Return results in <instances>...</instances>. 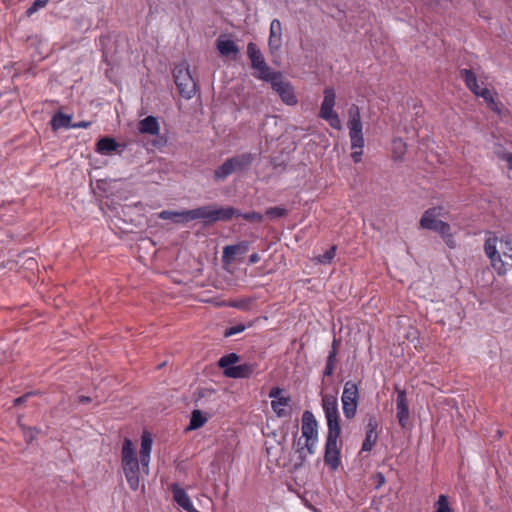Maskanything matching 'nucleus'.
I'll return each mask as SVG.
<instances>
[{"instance_id": "nucleus-1", "label": "nucleus", "mask_w": 512, "mask_h": 512, "mask_svg": "<svg viewBox=\"0 0 512 512\" xmlns=\"http://www.w3.org/2000/svg\"><path fill=\"white\" fill-rule=\"evenodd\" d=\"M498 245L502 251L503 256L512 259V236L503 235L498 237L494 232H487L484 243V252L490 260L491 266L497 271L499 275H504L507 272V267L502 259L498 250Z\"/></svg>"}, {"instance_id": "nucleus-2", "label": "nucleus", "mask_w": 512, "mask_h": 512, "mask_svg": "<svg viewBox=\"0 0 512 512\" xmlns=\"http://www.w3.org/2000/svg\"><path fill=\"white\" fill-rule=\"evenodd\" d=\"M347 127L351 142V157L355 163L361 161L364 147L363 125L361 122L360 109L356 104H352L348 109Z\"/></svg>"}, {"instance_id": "nucleus-3", "label": "nucleus", "mask_w": 512, "mask_h": 512, "mask_svg": "<svg viewBox=\"0 0 512 512\" xmlns=\"http://www.w3.org/2000/svg\"><path fill=\"white\" fill-rule=\"evenodd\" d=\"M138 130L141 134L154 136L152 140L145 142V146L149 151L160 150L166 146L167 138L159 134L160 126L157 118L154 116H147L142 119L138 124Z\"/></svg>"}, {"instance_id": "nucleus-4", "label": "nucleus", "mask_w": 512, "mask_h": 512, "mask_svg": "<svg viewBox=\"0 0 512 512\" xmlns=\"http://www.w3.org/2000/svg\"><path fill=\"white\" fill-rule=\"evenodd\" d=\"M174 82L179 94L185 99H191L197 92V85L186 63L177 65L173 70Z\"/></svg>"}, {"instance_id": "nucleus-5", "label": "nucleus", "mask_w": 512, "mask_h": 512, "mask_svg": "<svg viewBox=\"0 0 512 512\" xmlns=\"http://www.w3.org/2000/svg\"><path fill=\"white\" fill-rule=\"evenodd\" d=\"M336 103V93L332 87H327L323 91V101L320 106L319 117L328 122L336 130L342 129V122L339 115L334 110Z\"/></svg>"}, {"instance_id": "nucleus-6", "label": "nucleus", "mask_w": 512, "mask_h": 512, "mask_svg": "<svg viewBox=\"0 0 512 512\" xmlns=\"http://www.w3.org/2000/svg\"><path fill=\"white\" fill-rule=\"evenodd\" d=\"M152 443H153L152 435L148 431H144L142 434V437H141L139 461H138L137 457L135 456L133 449L130 447V472H133L134 469H139V463H140L143 473L148 475Z\"/></svg>"}, {"instance_id": "nucleus-7", "label": "nucleus", "mask_w": 512, "mask_h": 512, "mask_svg": "<svg viewBox=\"0 0 512 512\" xmlns=\"http://www.w3.org/2000/svg\"><path fill=\"white\" fill-rule=\"evenodd\" d=\"M341 402L345 418L353 419L356 415L359 403V388L356 383L347 381L344 384Z\"/></svg>"}, {"instance_id": "nucleus-8", "label": "nucleus", "mask_w": 512, "mask_h": 512, "mask_svg": "<svg viewBox=\"0 0 512 512\" xmlns=\"http://www.w3.org/2000/svg\"><path fill=\"white\" fill-rule=\"evenodd\" d=\"M302 436L306 440V446L309 450H316L318 441V424L311 411H304L302 415Z\"/></svg>"}, {"instance_id": "nucleus-9", "label": "nucleus", "mask_w": 512, "mask_h": 512, "mask_svg": "<svg viewBox=\"0 0 512 512\" xmlns=\"http://www.w3.org/2000/svg\"><path fill=\"white\" fill-rule=\"evenodd\" d=\"M271 87L286 105L294 106L297 104L298 100L293 86L288 81H284L282 75L271 84Z\"/></svg>"}, {"instance_id": "nucleus-10", "label": "nucleus", "mask_w": 512, "mask_h": 512, "mask_svg": "<svg viewBox=\"0 0 512 512\" xmlns=\"http://www.w3.org/2000/svg\"><path fill=\"white\" fill-rule=\"evenodd\" d=\"M125 147V144H121L113 138L103 137L97 141L95 150L101 155L112 156L114 154H121Z\"/></svg>"}, {"instance_id": "nucleus-11", "label": "nucleus", "mask_w": 512, "mask_h": 512, "mask_svg": "<svg viewBox=\"0 0 512 512\" xmlns=\"http://www.w3.org/2000/svg\"><path fill=\"white\" fill-rule=\"evenodd\" d=\"M282 46V25L278 19H273L270 24L268 47L272 55L279 53Z\"/></svg>"}, {"instance_id": "nucleus-12", "label": "nucleus", "mask_w": 512, "mask_h": 512, "mask_svg": "<svg viewBox=\"0 0 512 512\" xmlns=\"http://www.w3.org/2000/svg\"><path fill=\"white\" fill-rule=\"evenodd\" d=\"M169 488L172 491L173 500L179 507H181L186 512H200L195 509L189 495L178 484L172 483Z\"/></svg>"}, {"instance_id": "nucleus-13", "label": "nucleus", "mask_w": 512, "mask_h": 512, "mask_svg": "<svg viewBox=\"0 0 512 512\" xmlns=\"http://www.w3.org/2000/svg\"><path fill=\"white\" fill-rule=\"evenodd\" d=\"M186 221L202 220L205 225L213 223V205L201 206L191 210H185Z\"/></svg>"}, {"instance_id": "nucleus-14", "label": "nucleus", "mask_w": 512, "mask_h": 512, "mask_svg": "<svg viewBox=\"0 0 512 512\" xmlns=\"http://www.w3.org/2000/svg\"><path fill=\"white\" fill-rule=\"evenodd\" d=\"M397 391V400H396V417L401 427H405L409 418V408L406 392L404 390Z\"/></svg>"}, {"instance_id": "nucleus-15", "label": "nucleus", "mask_w": 512, "mask_h": 512, "mask_svg": "<svg viewBox=\"0 0 512 512\" xmlns=\"http://www.w3.org/2000/svg\"><path fill=\"white\" fill-rule=\"evenodd\" d=\"M339 454L338 441L326 440L324 462L333 471H335L340 464Z\"/></svg>"}, {"instance_id": "nucleus-16", "label": "nucleus", "mask_w": 512, "mask_h": 512, "mask_svg": "<svg viewBox=\"0 0 512 512\" xmlns=\"http://www.w3.org/2000/svg\"><path fill=\"white\" fill-rule=\"evenodd\" d=\"M256 367L255 363H244L225 369L224 375L234 379L248 378L254 373Z\"/></svg>"}, {"instance_id": "nucleus-17", "label": "nucleus", "mask_w": 512, "mask_h": 512, "mask_svg": "<svg viewBox=\"0 0 512 512\" xmlns=\"http://www.w3.org/2000/svg\"><path fill=\"white\" fill-rule=\"evenodd\" d=\"M249 250L247 241L239 242L235 245H227L223 248L222 260L226 264L232 263L237 254H245Z\"/></svg>"}, {"instance_id": "nucleus-18", "label": "nucleus", "mask_w": 512, "mask_h": 512, "mask_svg": "<svg viewBox=\"0 0 512 512\" xmlns=\"http://www.w3.org/2000/svg\"><path fill=\"white\" fill-rule=\"evenodd\" d=\"M216 47L222 56L236 55L239 52V48L236 43L228 39L226 36L221 35L216 40Z\"/></svg>"}, {"instance_id": "nucleus-19", "label": "nucleus", "mask_w": 512, "mask_h": 512, "mask_svg": "<svg viewBox=\"0 0 512 512\" xmlns=\"http://www.w3.org/2000/svg\"><path fill=\"white\" fill-rule=\"evenodd\" d=\"M112 204L115 205L113 200H112ZM121 209H123V207H121ZM112 212H113V214L110 216L111 228L113 230H118L117 233H126V231H127L126 226L128 223H127L126 219L124 218V216H125L124 210H122L123 216L118 211V207H116V206H113Z\"/></svg>"}, {"instance_id": "nucleus-20", "label": "nucleus", "mask_w": 512, "mask_h": 512, "mask_svg": "<svg viewBox=\"0 0 512 512\" xmlns=\"http://www.w3.org/2000/svg\"><path fill=\"white\" fill-rule=\"evenodd\" d=\"M441 210L442 208L440 207H433L426 210L421 217L420 226L423 229L432 230V227H434L436 223L440 221L437 219V217L441 215Z\"/></svg>"}, {"instance_id": "nucleus-21", "label": "nucleus", "mask_w": 512, "mask_h": 512, "mask_svg": "<svg viewBox=\"0 0 512 512\" xmlns=\"http://www.w3.org/2000/svg\"><path fill=\"white\" fill-rule=\"evenodd\" d=\"M255 156L252 153H243L229 158L234 172L247 169L254 161Z\"/></svg>"}, {"instance_id": "nucleus-22", "label": "nucleus", "mask_w": 512, "mask_h": 512, "mask_svg": "<svg viewBox=\"0 0 512 512\" xmlns=\"http://www.w3.org/2000/svg\"><path fill=\"white\" fill-rule=\"evenodd\" d=\"M322 407L326 418L339 416L338 399L335 395H324L322 397Z\"/></svg>"}, {"instance_id": "nucleus-23", "label": "nucleus", "mask_w": 512, "mask_h": 512, "mask_svg": "<svg viewBox=\"0 0 512 512\" xmlns=\"http://www.w3.org/2000/svg\"><path fill=\"white\" fill-rule=\"evenodd\" d=\"M234 216L239 217L240 212L233 207L213 206V223L218 221H228Z\"/></svg>"}, {"instance_id": "nucleus-24", "label": "nucleus", "mask_w": 512, "mask_h": 512, "mask_svg": "<svg viewBox=\"0 0 512 512\" xmlns=\"http://www.w3.org/2000/svg\"><path fill=\"white\" fill-rule=\"evenodd\" d=\"M247 55L251 62L252 69L258 68L259 66L266 63L262 52L253 42H250L247 45Z\"/></svg>"}, {"instance_id": "nucleus-25", "label": "nucleus", "mask_w": 512, "mask_h": 512, "mask_svg": "<svg viewBox=\"0 0 512 512\" xmlns=\"http://www.w3.org/2000/svg\"><path fill=\"white\" fill-rule=\"evenodd\" d=\"M460 76L464 80L467 88L477 95L481 91V87L478 84L477 77L475 73L469 69H462L460 71Z\"/></svg>"}, {"instance_id": "nucleus-26", "label": "nucleus", "mask_w": 512, "mask_h": 512, "mask_svg": "<svg viewBox=\"0 0 512 512\" xmlns=\"http://www.w3.org/2000/svg\"><path fill=\"white\" fill-rule=\"evenodd\" d=\"M51 128L57 131L61 128L69 129L72 127V116L61 112H57L51 119Z\"/></svg>"}, {"instance_id": "nucleus-27", "label": "nucleus", "mask_w": 512, "mask_h": 512, "mask_svg": "<svg viewBox=\"0 0 512 512\" xmlns=\"http://www.w3.org/2000/svg\"><path fill=\"white\" fill-rule=\"evenodd\" d=\"M254 70H256L257 78L270 82L271 84L281 75V73L273 71L267 63L255 68Z\"/></svg>"}, {"instance_id": "nucleus-28", "label": "nucleus", "mask_w": 512, "mask_h": 512, "mask_svg": "<svg viewBox=\"0 0 512 512\" xmlns=\"http://www.w3.org/2000/svg\"><path fill=\"white\" fill-rule=\"evenodd\" d=\"M338 345H339V342L336 339H334L332 342V348H331V350L328 354L327 360H326V365H325V369L323 372L324 376H331L333 374L334 365L336 362L337 351H338Z\"/></svg>"}, {"instance_id": "nucleus-29", "label": "nucleus", "mask_w": 512, "mask_h": 512, "mask_svg": "<svg viewBox=\"0 0 512 512\" xmlns=\"http://www.w3.org/2000/svg\"><path fill=\"white\" fill-rule=\"evenodd\" d=\"M327 420V427H328V433L326 440H333L338 441V438L340 436V424H339V416L338 417H329L326 418Z\"/></svg>"}, {"instance_id": "nucleus-30", "label": "nucleus", "mask_w": 512, "mask_h": 512, "mask_svg": "<svg viewBox=\"0 0 512 512\" xmlns=\"http://www.w3.org/2000/svg\"><path fill=\"white\" fill-rule=\"evenodd\" d=\"M234 173L233 166L228 159H226L222 165H220L215 171L213 178L216 182L225 180L228 176Z\"/></svg>"}, {"instance_id": "nucleus-31", "label": "nucleus", "mask_w": 512, "mask_h": 512, "mask_svg": "<svg viewBox=\"0 0 512 512\" xmlns=\"http://www.w3.org/2000/svg\"><path fill=\"white\" fill-rule=\"evenodd\" d=\"M208 418L203 415L200 410H194L191 413L190 423L188 426V430H196L204 426L207 422Z\"/></svg>"}, {"instance_id": "nucleus-32", "label": "nucleus", "mask_w": 512, "mask_h": 512, "mask_svg": "<svg viewBox=\"0 0 512 512\" xmlns=\"http://www.w3.org/2000/svg\"><path fill=\"white\" fill-rule=\"evenodd\" d=\"M185 210L181 212L164 210L159 213V218L163 220H172L175 223H184L186 221Z\"/></svg>"}, {"instance_id": "nucleus-33", "label": "nucleus", "mask_w": 512, "mask_h": 512, "mask_svg": "<svg viewBox=\"0 0 512 512\" xmlns=\"http://www.w3.org/2000/svg\"><path fill=\"white\" fill-rule=\"evenodd\" d=\"M315 453V450H309L308 446H306V440H304V448H299V450H295V466L300 467L306 461L309 455Z\"/></svg>"}, {"instance_id": "nucleus-34", "label": "nucleus", "mask_w": 512, "mask_h": 512, "mask_svg": "<svg viewBox=\"0 0 512 512\" xmlns=\"http://www.w3.org/2000/svg\"><path fill=\"white\" fill-rule=\"evenodd\" d=\"M434 512H454L446 495H439L438 500L434 504Z\"/></svg>"}, {"instance_id": "nucleus-35", "label": "nucleus", "mask_w": 512, "mask_h": 512, "mask_svg": "<svg viewBox=\"0 0 512 512\" xmlns=\"http://www.w3.org/2000/svg\"><path fill=\"white\" fill-rule=\"evenodd\" d=\"M336 246H331L324 254L314 257V262L319 264H330L336 255Z\"/></svg>"}, {"instance_id": "nucleus-36", "label": "nucleus", "mask_w": 512, "mask_h": 512, "mask_svg": "<svg viewBox=\"0 0 512 512\" xmlns=\"http://www.w3.org/2000/svg\"><path fill=\"white\" fill-rule=\"evenodd\" d=\"M239 361V356L236 353H229L227 355L222 356L219 361L218 365L220 368L228 369L232 366H234L235 363Z\"/></svg>"}, {"instance_id": "nucleus-37", "label": "nucleus", "mask_w": 512, "mask_h": 512, "mask_svg": "<svg viewBox=\"0 0 512 512\" xmlns=\"http://www.w3.org/2000/svg\"><path fill=\"white\" fill-rule=\"evenodd\" d=\"M289 403V398L287 397H281L277 400L271 401V407L273 411L277 414V416L282 417L285 415L284 407L287 406Z\"/></svg>"}, {"instance_id": "nucleus-38", "label": "nucleus", "mask_w": 512, "mask_h": 512, "mask_svg": "<svg viewBox=\"0 0 512 512\" xmlns=\"http://www.w3.org/2000/svg\"><path fill=\"white\" fill-rule=\"evenodd\" d=\"M378 439L377 434H372V432H366L365 439L362 443L361 451L369 452L372 450L373 446L376 444Z\"/></svg>"}, {"instance_id": "nucleus-39", "label": "nucleus", "mask_w": 512, "mask_h": 512, "mask_svg": "<svg viewBox=\"0 0 512 512\" xmlns=\"http://www.w3.org/2000/svg\"><path fill=\"white\" fill-rule=\"evenodd\" d=\"M122 469L128 479V437H124L122 440Z\"/></svg>"}, {"instance_id": "nucleus-40", "label": "nucleus", "mask_w": 512, "mask_h": 512, "mask_svg": "<svg viewBox=\"0 0 512 512\" xmlns=\"http://www.w3.org/2000/svg\"><path fill=\"white\" fill-rule=\"evenodd\" d=\"M288 214L287 209L283 207H270L266 210V215L272 219L281 218Z\"/></svg>"}, {"instance_id": "nucleus-41", "label": "nucleus", "mask_w": 512, "mask_h": 512, "mask_svg": "<svg viewBox=\"0 0 512 512\" xmlns=\"http://www.w3.org/2000/svg\"><path fill=\"white\" fill-rule=\"evenodd\" d=\"M432 230L438 232L443 237L450 233L451 228L448 223L440 220L439 222L436 223L434 227H432Z\"/></svg>"}, {"instance_id": "nucleus-42", "label": "nucleus", "mask_w": 512, "mask_h": 512, "mask_svg": "<svg viewBox=\"0 0 512 512\" xmlns=\"http://www.w3.org/2000/svg\"><path fill=\"white\" fill-rule=\"evenodd\" d=\"M49 0H35L33 4L27 9V16L33 15L39 9L44 8L48 4Z\"/></svg>"}, {"instance_id": "nucleus-43", "label": "nucleus", "mask_w": 512, "mask_h": 512, "mask_svg": "<svg viewBox=\"0 0 512 512\" xmlns=\"http://www.w3.org/2000/svg\"><path fill=\"white\" fill-rule=\"evenodd\" d=\"M245 329H246V326L244 324H237V325L227 328L224 332V336L231 337L235 334L243 332Z\"/></svg>"}, {"instance_id": "nucleus-44", "label": "nucleus", "mask_w": 512, "mask_h": 512, "mask_svg": "<svg viewBox=\"0 0 512 512\" xmlns=\"http://www.w3.org/2000/svg\"><path fill=\"white\" fill-rule=\"evenodd\" d=\"M239 217H242L245 220L251 221V222H261L263 220L262 214H260L258 212H248V213H244V214L240 213Z\"/></svg>"}, {"instance_id": "nucleus-45", "label": "nucleus", "mask_w": 512, "mask_h": 512, "mask_svg": "<svg viewBox=\"0 0 512 512\" xmlns=\"http://www.w3.org/2000/svg\"><path fill=\"white\" fill-rule=\"evenodd\" d=\"M250 302L251 301L249 299H240V300L231 301L228 305L233 308L247 310Z\"/></svg>"}, {"instance_id": "nucleus-46", "label": "nucleus", "mask_w": 512, "mask_h": 512, "mask_svg": "<svg viewBox=\"0 0 512 512\" xmlns=\"http://www.w3.org/2000/svg\"><path fill=\"white\" fill-rule=\"evenodd\" d=\"M23 433L26 441L31 442L35 437V433H38V430L36 428L23 427Z\"/></svg>"}, {"instance_id": "nucleus-47", "label": "nucleus", "mask_w": 512, "mask_h": 512, "mask_svg": "<svg viewBox=\"0 0 512 512\" xmlns=\"http://www.w3.org/2000/svg\"><path fill=\"white\" fill-rule=\"evenodd\" d=\"M377 427H378V424H377L376 419L374 417H371L367 423L366 432H372V434H377V432H376Z\"/></svg>"}, {"instance_id": "nucleus-48", "label": "nucleus", "mask_w": 512, "mask_h": 512, "mask_svg": "<svg viewBox=\"0 0 512 512\" xmlns=\"http://www.w3.org/2000/svg\"><path fill=\"white\" fill-rule=\"evenodd\" d=\"M476 96L482 97L485 102L493 97L491 91L487 88H482L481 91Z\"/></svg>"}, {"instance_id": "nucleus-49", "label": "nucleus", "mask_w": 512, "mask_h": 512, "mask_svg": "<svg viewBox=\"0 0 512 512\" xmlns=\"http://www.w3.org/2000/svg\"><path fill=\"white\" fill-rule=\"evenodd\" d=\"M442 238L444 239L445 243L447 244V246H448L449 248H452V249H453V248H455V247H456V242H455V240L453 239V236H452L451 232H450V233H448V235L443 236Z\"/></svg>"}, {"instance_id": "nucleus-50", "label": "nucleus", "mask_w": 512, "mask_h": 512, "mask_svg": "<svg viewBox=\"0 0 512 512\" xmlns=\"http://www.w3.org/2000/svg\"><path fill=\"white\" fill-rule=\"evenodd\" d=\"M281 392H282V390L279 387H274L270 390L269 397L274 400H277L278 398H280L279 396H280Z\"/></svg>"}, {"instance_id": "nucleus-51", "label": "nucleus", "mask_w": 512, "mask_h": 512, "mask_svg": "<svg viewBox=\"0 0 512 512\" xmlns=\"http://www.w3.org/2000/svg\"><path fill=\"white\" fill-rule=\"evenodd\" d=\"M91 123L88 122V121H80V122H77V123H72V127L73 129H79V128H88L90 127Z\"/></svg>"}, {"instance_id": "nucleus-52", "label": "nucleus", "mask_w": 512, "mask_h": 512, "mask_svg": "<svg viewBox=\"0 0 512 512\" xmlns=\"http://www.w3.org/2000/svg\"><path fill=\"white\" fill-rule=\"evenodd\" d=\"M489 109H491L493 112L497 113L498 115H501L502 114V104L499 103V102H496L493 103Z\"/></svg>"}, {"instance_id": "nucleus-53", "label": "nucleus", "mask_w": 512, "mask_h": 512, "mask_svg": "<svg viewBox=\"0 0 512 512\" xmlns=\"http://www.w3.org/2000/svg\"><path fill=\"white\" fill-rule=\"evenodd\" d=\"M489 109H491L493 112L497 113L498 115H501L502 114V104L499 103V102H496L493 103Z\"/></svg>"}, {"instance_id": "nucleus-54", "label": "nucleus", "mask_w": 512, "mask_h": 512, "mask_svg": "<svg viewBox=\"0 0 512 512\" xmlns=\"http://www.w3.org/2000/svg\"><path fill=\"white\" fill-rule=\"evenodd\" d=\"M394 147L396 150H399L400 153H403L404 149H405V143L398 139V140H395L394 141Z\"/></svg>"}, {"instance_id": "nucleus-55", "label": "nucleus", "mask_w": 512, "mask_h": 512, "mask_svg": "<svg viewBox=\"0 0 512 512\" xmlns=\"http://www.w3.org/2000/svg\"><path fill=\"white\" fill-rule=\"evenodd\" d=\"M139 487V478L130 476V489L136 490Z\"/></svg>"}, {"instance_id": "nucleus-56", "label": "nucleus", "mask_w": 512, "mask_h": 512, "mask_svg": "<svg viewBox=\"0 0 512 512\" xmlns=\"http://www.w3.org/2000/svg\"><path fill=\"white\" fill-rule=\"evenodd\" d=\"M260 261V256L257 253H253L249 256V263L256 264Z\"/></svg>"}, {"instance_id": "nucleus-57", "label": "nucleus", "mask_w": 512, "mask_h": 512, "mask_svg": "<svg viewBox=\"0 0 512 512\" xmlns=\"http://www.w3.org/2000/svg\"><path fill=\"white\" fill-rule=\"evenodd\" d=\"M31 394L30 393H27V394H24L23 396L21 397H18L14 400V404L15 405H20L21 403H23Z\"/></svg>"}, {"instance_id": "nucleus-58", "label": "nucleus", "mask_w": 512, "mask_h": 512, "mask_svg": "<svg viewBox=\"0 0 512 512\" xmlns=\"http://www.w3.org/2000/svg\"><path fill=\"white\" fill-rule=\"evenodd\" d=\"M299 448H304V442L302 441L301 438H299L297 441H294V444H293L294 451L299 450Z\"/></svg>"}, {"instance_id": "nucleus-59", "label": "nucleus", "mask_w": 512, "mask_h": 512, "mask_svg": "<svg viewBox=\"0 0 512 512\" xmlns=\"http://www.w3.org/2000/svg\"><path fill=\"white\" fill-rule=\"evenodd\" d=\"M376 478H377V481H378V485H377L378 487H380L381 485L384 484L385 477H384V475L382 473H377L376 474Z\"/></svg>"}, {"instance_id": "nucleus-60", "label": "nucleus", "mask_w": 512, "mask_h": 512, "mask_svg": "<svg viewBox=\"0 0 512 512\" xmlns=\"http://www.w3.org/2000/svg\"><path fill=\"white\" fill-rule=\"evenodd\" d=\"M504 159L508 164V168L512 170V153L506 154Z\"/></svg>"}, {"instance_id": "nucleus-61", "label": "nucleus", "mask_w": 512, "mask_h": 512, "mask_svg": "<svg viewBox=\"0 0 512 512\" xmlns=\"http://www.w3.org/2000/svg\"><path fill=\"white\" fill-rule=\"evenodd\" d=\"M90 401H91V399L89 397H86V396H80L79 397V402L80 403H88Z\"/></svg>"}, {"instance_id": "nucleus-62", "label": "nucleus", "mask_w": 512, "mask_h": 512, "mask_svg": "<svg viewBox=\"0 0 512 512\" xmlns=\"http://www.w3.org/2000/svg\"><path fill=\"white\" fill-rule=\"evenodd\" d=\"M493 103H495L494 97H492L488 101H486V104L488 107H490Z\"/></svg>"}]
</instances>
